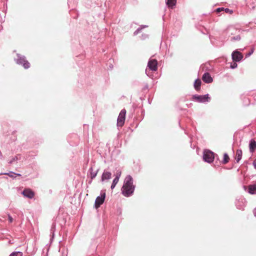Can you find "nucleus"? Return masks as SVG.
<instances>
[{
    "label": "nucleus",
    "mask_w": 256,
    "mask_h": 256,
    "mask_svg": "<svg viewBox=\"0 0 256 256\" xmlns=\"http://www.w3.org/2000/svg\"><path fill=\"white\" fill-rule=\"evenodd\" d=\"M133 182V178L131 176L128 175L126 177L121 188L122 194L124 196L130 197L133 194L136 188Z\"/></svg>",
    "instance_id": "f257e3e1"
},
{
    "label": "nucleus",
    "mask_w": 256,
    "mask_h": 256,
    "mask_svg": "<svg viewBox=\"0 0 256 256\" xmlns=\"http://www.w3.org/2000/svg\"><path fill=\"white\" fill-rule=\"evenodd\" d=\"M14 61L18 64L22 66L25 69L30 67V64L26 60V56L20 54H16V58H14Z\"/></svg>",
    "instance_id": "f03ea898"
},
{
    "label": "nucleus",
    "mask_w": 256,
    "mask_h": 256,
    "mask_svg": "<svg viewBox=\"0 0 256 256\" xmlns=\"http://www.w3.org/2000/svg\"><path fill=\"white\" fill-rule=\"evenodd\" d=\"M148 67L149 70L147 68L146 70V74L150 77V71H156L158 70V62L156 59H150L148 63Z\"/></svg>",
    "instance_id": "7ed1b4c3"
},
{
    "label": "nucleus",
    "mask_w": 256,
    "mask_h": 256,
    "mask_svg": "<svg viewBox=\"0 0 256 256\" xmlns=\"http://www.w3.org/2000/svg\"><path fill=\"white\" fill-rule=\"evenodd\" d=\"M192 100L199 103L208 102L210 100V98L208 94L204 95L194 94L192 96Z\"/></svg>",
    "instance_id": "20e7f679"
},
{
    "label": "nucleus",
    "mask_w": 256,
    "mask_h": 256,
    "mask_svg": "<svg viewBox=\"0 0 256 256\" xmlns=\"http://www.w3.org/2000/svg\"><path fill=\"white\" fill-rule=\"evenodd\" d=\"M228 32L229 34H236V36H231L230 38V41H239L241 39L240 33L242 32L240 30L235 29L234 28H228Z\"/></svg>",
    "instance_id": "39448f33"
},
{
    "label": "nucleus",
    "mask_w": 256,
    "mask_h": 256,
    "mask_svg": "<svg viewBox=\"0 0 256 256\" xmlns=\"http://www.w3.org/2000/svg\"><path fill=\"white\" fill-rule=\"evenodd\" d=\"M215 158V154L210 150H204L203 152V160L205 162L212 163Z\"/></svg>",
    "instance_id": "423d86ee"
},
{
    "label": "nucleus",
    "mask_w": 256,
    "mask_h": 256,
    "mask_svg": "<svg viewBox=\"0 0 256 256\" xmlns=\"http://www.w3.org/2000/svg\"><path fill=\"white\" fill-rule=\"evenodd\" d=\"M104 190H102L100 195L97 196L94 202V206L98 208L104 202L106 198V192Z\"/></svg>",
    "instance_id": "0eeeda50"
},
{
    "label": "nucleus",
    "mask_w": 256,
    "mask_h": 256,
    "mask_svg": "<svg viewBox=\"0 0 256 256\" xmlns=\"http://www.w3.org/2000/svg\"><path fill=\"white\" fill-rule=\"evenodd\" d=\"M126 114V110L122 109L119 114V115L117 119V126H122L124 124Z\"/></svg>",
    "instance_id": "6e6552de"
},
{
    "label": "nucleus",
    "mask_w": 256,
    "mask_h": 256,
    "mask_svg": "<svg viewBox=\"0 0 256 256\" xmlns=\"http://www.w3.org/2000/svg\"><path fill=\"white\" fill-rule=\"evenodd\" d=\"M232 60L234 62H239L243 58L242 54L237 50L234 51L232 54Z\"/></svg>",
    "instance_id": "1a4fd4ad"
},
{
    "label": "nucleus",
    "mask_w": 256,
    "mask_h": 256,
    "mask_svg": "<svg viewBox=\"0 0 256 256\" xmlns=\"http://www.w3.org/2000/svg\"><path fill=\"white\" fill-rule=\"evenodd\" d=\"M22 194L26 198L32 199L34 196V192L30 188H26L22 192Z\"/></svg>",
    "instance_id": "9d476101"
},
{
    "label": "nucleus",
    "mask_w": 256,
    "mask_h": 256,
    "mask_svg": "<svg viewBox=\"0 0 256 256\" xmlns=\"http://www.w3.org/2000/svg\"><path fill=\"white\" fill-rule=\"evenodd\" d=\"M245 202V200L242 198L239 200H236L235 203L237 208L243 210L246 206Z\"/></svg>",
    "instance_id": "9b49d317"
},
{
    "label": "nucleus",
    "mask_w": 256,
    "mask_h": 256,
    "mask_svg": "<svg viewBox=\"0 0 256 256\" xmlns=\"http://www.w3.org/2000/svg\"><path fill=\"white\" fill-rule=\"evenodd\" d=\"M202 80L206 84H210L213 80L210 74L208 72H205L202 76Z\"/></svg>",
    "instance_id": "f8f14e48"
},
{
    "label": "nucleus",
    "mask_w": 256,
    "mask_h": 256,
    "mask_svg": "<svg viewBox=\"0 0 256 256\" xmlns=\"http://www.w3.org/2000/svg\"><path fill=\"white\" fill-rule=\"evenodd\" d=\"M112 178V173L110 172H108L106 170H104L102 176H101V180L104 182L106 180H108Z\"/></svg>",
    "instance_id": "ddd939ff"
},
{
    "label": "nucleus",
    "mask_w": 256,
    "mask_h": 256,
    "mask_svg": "<svg viewBox=\"0 0 256 256\" xmlns=\"http://www.w3.org/2000/svg\"><path fill=\"white\" fill-rule=\"evenodd\" d=\"M98 170H97L96 171H94L93 168L92 166L89 168L88 171V176H90L92 180L96 177L98 174Z\"/></svg>",
    "instance_id": "4468645a"
},
{
    "label": "nucleus",
    "mask_w": 256,
    "mask_h": 256,
    "mask_svg": "<svg viewBox=\"0 0 256 256\" xmlns=\"http://www.w3.org/2000/svg\"><path fill=\"white\" fill-rule=\"evenodd\" d=\"M256 148V142L254 139H251L249 144L250 152L252 153L254 152Z\"/></svg>",
    "instance_id": "2eb2a0df"
},
{
    "label": "nucleus",
    "mask_w": 256,
    "mask_h": 256,
    "mask_svg": "<svg viewBox=\"0 0 256 256\" xmlns=\"http://www.w3.org/2000/svg\"><path fill=\"white\" fill-rule=\"evenodd\" d=\"M121 174H122L121 171L119 170H118L116 171V174H114L115 178L113 180L112 183L116 185V184L118 183V182L119 181V179L121 176Z\"/></svg>",
    "instance_id": "dca6fc26"
},
{
    "label": "nucleus",
    "mask_w": 256,
    "mask_h": 256,
    "mask_svg": "<svg viewBox=\"0 0 256 256\" xmlns=\"http://www.w3.org/2000/svg\"><path fill=\"white\" fill-rule=\"evenodd\" d=\"M248 192L252 194H256V183L248 186Z\"/></svg>",
    "instance_id": "f3484780"
},
{
    "label": "nucleus",
    "mask_w": 256,
    "mask_h": 256,
    "mask_svg": "<svg viewBox=\"0 0 256 256\" xmlns=\"http://www.w3.org/2000/svg\"><path fill=\"white\" fill-rule=\"evenodd\" d=\"M201 84H202V82H201V80L200 79L198 78L197 79H196L195 80L194 86V89L196 90H200Z\"/></svg>",
    "instance_id": "a211bd4d"
},
{
    "label": "nucleus",
    "mask_w": 256,
    "mask_h": 256,
    "mask_svg": "<svg viewBox=\"0 0 256 256\" xmlns=\"http://www.w3.org/2000/svg\"><path fill=\"white\" fill-rule=\"evenodd\" d=\"M242 150H238L236 152V162H238L242 158Z\"/></svg>",
    "instance_id": "6ab92c4d"
},
{
    "label": "nucleus",
    "mask_w": 256,
    "mask_h": 256,
    "mask_svg": "<svg viewBox=\"0 0 256 256\" xmlns=\"http://www.w3.org/2000/svg\"><path fill=\"white\" fill-rule=\"evenodd\" d=\"M50 240H52L54 238V232L56 230V224L54 223H53L52 225L51 228H50Z\"/></svg>",
    "instance_id": "aec40b11"
},
{
    "label": "nucleus",
    "mask_w": 256,
    "mask_h": 256,
    "mask_svg": "<svg viewBox=\"0 0 256 256\" xmlns=\"http://www.w3.org/2000/svg\"><path fill=\"white\" fill-rule=\"evenodd\" d=\"M148 26L147 25H141L140 27H138L134 32V35L136 36L138 34H139L141 30L144 28H147Z\"/></svg>",
    "instance_id": "412c9836"
},
{
    "label": "nucleus",
    "mask_w": 256,
    "mask_h": 256,
    "mask_svg": "<svg viewBox=\"0 0 256 256\" xmlns=\"http://www.w3.org/2000/svg\"><path fill=\"white\" fill-rule=\"evenodd\" d=\"M176 0H166V4L168 7H173L176 4Z\"/></svg>",
    "instance_id": "4be33fe9"
},
{
    "label": "nucleus",
    "mask_w": 256,
    "mask_h": 256,
    "mask_svg": "<svg viewBox=\"0 0 256 256\" xmlns=\"http://www.w3.org/2000/svg\"><path fill=\"white\" fill-rule=\"evenodd\" d=\"M230 158L227 153H224V158L222 161L223 164H227L229 161Z\"/></svg>",
    "instance_id": "5701e85b"
},
{
    "label": "nucleus",
    "mask_w": 256,
    "mask_h": 256,
    "mask_svg": "<svg viewBox=\"0 0 256 256\" xmlns=\"http://www.w3.org/2000/svg\"><path fill=\"white\" fill-rule=\"evenodd\" d=\"M4 174L8 175L10 177H14V178H16V176H21L20 174H16V173H15V172H9L4 173Z\"/></svg>",
    "instance_id": "b1692460"
},
{
    "label": "nucleus",
    "mask_w": 256,
    "mask_h": 256,
    "mask_svg": "<svg viewBox=\"0 0 256 256\" xmlns=\"http://www.w3.org/2000/svg\"><path fill=\"white\" fill-rule=\"evenodd\" d=\"M20 255V256H22V253L20 252H12L10 256H18Z\"/></svg>",
    "instance_id": "393cba45"
},
{
    "label": "nucleus",
    "mask_w": 256,
    "mask_h": 256,
    "mask_svg": "<svg viewBox=\"0 0 256 256\" xmlns=\"http://www.w3.org/2000/svg\"><path fill=\"white\" fill-rule=\"evenodd\" d=\"M254 50V48H252L250 52L246 54V57L248 58L250 56L253 54Z\"/></svg>",
    "instance_id": "a878e982"
},
{
    "label": "nucleus",
    "mask_w": 256,
    "mask_h": 256,
    "mask_svg": "<svg viewBox=\"0 0 256 256\" xmlns=\"http://www.w3.org/2000/svg\"><path fill=\"white\" fill-rule=\"evenodd\" d=\"M18 160L17 156L14 157L9 162L10 164H12L14 162Z\"/></svg>",
    "instance_id": "bb28decb"
},
{
    "label": "nucleus",
    "mask_w": 256,
    "mask_h": 256,
    "mask_svg": "<svg viewBox=\"0 0 256 256\" xmlns=\"http://www.w3.org/2000/svg\"><path fill=\"white\" fill-rule=\"evenodd\" d=\"M237 66H238V64L236 62H234L233 64H232L230 66V68L232 69H234V68H237Z\"/></svg>",
    "instance_id": "cd10ccee"
},
{
    "label": "nucleus",
    "mask_w": 256,
    "mask_h": 256,
    "mask_svg": "<svg viewBox=\"0 0 256 256\" xmlns=\"http://www.w3.org/2000/svg\"><path fill=\"white\" fill-rule=\"evenodd\" d=\"M224 11L226 13H230L232 14L233 12V11L232 10H230L228 8H224Z\"/></svg>",
    "instance_id": "c85d7f7f"
},
{
    "label": "nucleus",
    "mask_w": 256,
    "mask_h": 256,
    "mask_svg": "<svg viewBox=\"0 0 256 256\" xmlns=\"http://www.w3.org/2000/svg\"><path fill=\"white\" fill-rule=\"evenodd\" d=\"M224 8H218L216 9V12H220L222 11H224Z\"/></svg>",
    "instance_id": "c756f323"
},
{
    "label": "nucleus",
    "mask_w": 256,
    "mask_h": 256,
    "mask_svg": "<svg viewBox=\"0 0 256 256\" xmlns=\"http://www.w3.org/2000/svg\"><path fill=\"white\" fill-rule=\"evenodd\" d=\"M8 220L10 222H12L13 221V218L10 214L8 215Z\"/></svg>",
    "instance_id": "7c9ffc66"
},
{
    "label": "nucleus",
    "mask_w": 256,
    "mask_h": 256,
    "mask_svg": "<svg viewBox=\"0 0 256 256\" xmlns=\"http://www.w3.org/2000/svg\"><path fill=\"white\" fill-rule=\"evenodd\" d=\"M116 186V184L112 183L111 186H110L111 189H112V190L114 189Z\"/></svg>",
    "instance_id": "2f4dec72"
},
{
    "label": "nucleus",
    "mask_w": 256,
    "mask_h": 256,
    "mask_svg": "<svg viewBox=\"0 0 256 256\" xmlns=\"http://www.w3.org/2000/svg\"><path fill=\"white\" fill-rule=\"evenodd\" d=\"M253 165L254 168L256 169V159L253 162Z\"/></svg>",
    "instance_id": "473e14b6"
},
{
    "label": "nucleus",
    "mask_w": 256,
    "mask_h": 256,
    "mask_svg": "<svg viewBox=\"0 0 256 256\" xmlns=\"http://www.w3.org/2000/svg\"><path fill=\"white\" fill-rule=\"evenodd\" d=\"M254 214L255 216H256V208H254L253 210Z\"/></svg>",
    "instance_id": "72a5a7b5"
},
{
    "label": "nucleus",
    "mask_w": 256,
    "mask_h": 256,
    "mask_svg": "<svg viewBox=\"0 0 256 256\" xmlns=\"http://www.w3.org/2000/svg\"><path fill=\"white\" fill-rule=\"evenodd\" d=\"M215 158L216 159V160H218V156L216 154H215V158H214V159Z\"/></svg>",
    "instance_id": "f704fd0d"
},
{
    "label": "nucleus",
    "mask_w": 256,
    "mask_h": 256,
    "mask_svg": "<svg viewBox=\"0 0 256 256\" xmlns=\"http://www.w3.org/2000/svg\"><path fill=\"white\" fill-rule=\"evenodd\" d=\"M148 85L146 84L144 89H148Z\"/></svg>",
    "instance_id": "c9c22d12"
}]
</instances>
